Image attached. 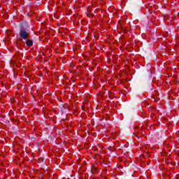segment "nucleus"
<instances>
[{"label": "nucleus", "mask_w": 179, "mask_h": 179, "mask_svg": "<svg viewBox=\"0 0 179 179\" xmlns=\"http://www.w3.org/2000/svg\"><path fill=\"white\" fill-rule=\"evenodd\" d=\"M20 37H22V38H24V40H27V38H29V33L24 29H21L20 32Z\"/></svg>", "instance_id": "nucleus-1"}, {"label": "nucleus", "mask_w": 179, "mask_h": 179, "mask_svg": "<svg viewBox=\"0 0 179 179\" xmlns=\"http://www.w3.org/2000/svg\"><path fill=\"white\" fill-rule=\"evenodd\" d=\"M26 44L27 45H28L29 47H31V45H33V41L30 40V39H28L27 41H26Z\"/></svg>", "instance_id": "nucleus-2"}, {"label": "nucleus", "mask_w": 179, "mask_h": 179, "mask_svg": "<svg viewBox=\"0 0 179 179\" xmlns=\"http://www.w3.org/2000/svg\"><path fill=\"white\" fill-rule=\"evenodd\" d=\"M43 162H44V159L43 158H39L38 159V163H43Z\"/></svg>", "instance_id": "nucleus-3"}, {"label": "nucleus", "mask_w": 179, "mask_h": 179, "mask_svg": "<svg viewBox=\"0 0 179 179\" xmlns=\"http://www.w3.org/2000/svg\"><path fill=\"white\" fill-rule=\"evenodd\" d=\"M138 134H143L142 131H141V129L138 131Z\"/></svg>", "instance_id": "nucleus-4"}, {"label": "nucleus", "mask_w": 179, "mask_h": 179, "mask_svg": "<svg viewBox=\"0 0 179 179\" xmlns=\"http://www.w3.org/2000/svg\"><path fill=\"white\" fill-rule=\"evenodd\" d=\"M136 131H135V132L134 133V135H136Z\"/></svg>", "instance_id": "nucleus-5"}, {"label": "nucleus", "mask_w": 179, "mask_h": 179, "mask_svg": "<svg viewBox=\"0 0 179 179\" xmlns=\"http://www.w3.org/2000/svg\"><path fill=\"white\" fill-rule=\"evenodd\" d=\"M176 179H179V178H176Z\"/></svg>", "instance_id": "nucleus-6"}]
</instances>
